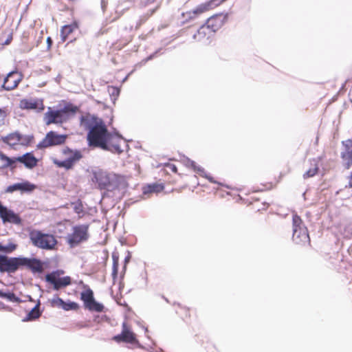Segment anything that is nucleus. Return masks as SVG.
<instances>
[{"label": "nucleus", "mask_w": 352, "mask_h": 352, "mask_svg": "<svg viewBox=\"0 0 352 352\" xmlns=\"http://www.w3.org/2000/svg\"><path fill=\"white\" fill-rule=\"evenodd\" d=\"M87 128L89 129L87 140L89 146L118 154L122 152L120 145L114 142L115 140H120V137L109 133L102 120L95 119L93 122L87 123Z\"/></svg>", "instance_id": "nucleus-1"}, {"label": "nucleus", "mask_w": 352, "mask_h": 352, "mask_svg": "<svg viewBox=\"0 0 352 352\" xmlns=\"http://www.w3.org/2000/svg\"><path fill=\"white\" fill-rule=\"evenodd\" d=\"M221 15H215L208 19L206 25H202L197 34L193 35V38L198 41H204L205 38L208 40L212 32H216L223 23V21L226 20L227 15L223 19Z\"/></svg>", "instance_id": "nucleus-2"}, {"label": "nucleus", "mask_w": 352, "mask_h": 352, "mask_svg": "<svg viewBox=\"0 0 352 352\" xmlns=\"http://www.w3.org/2000/svg\"><path fill=\"white\" fill-rule=\"evenodd\" d=\"M30 239L34 245L45 250H53L57 241L52 234H45L38 230H33L30 234Z\"/></svg>", "instance_id": "nucleus-3"}, {"label": "nucleus", "mask_w": 352, "mask_h": 352, "mask_svg": "<svg viewBox=\"0 0 352 352\" xmlns=\"http://www.w3.org/2000/svg\"><path fill=\"white\" fill-rule=\"evenodd\" d=\"M89 226L86 224L76 226L72 228V232L66 236L67 243L71 248H75L80 243L88 240Z\"/></svg>", "instance_id": "nucleus-4"}, {"label": "nucleus", "mask_w": 352, "mask_h": 352, "mask_svg": "<svg viewBox=\"0 0 352 352\" xmlns=\"http://www.w3.org/2000/svg\"><path fill=\"white\" fill-rule=\"evenodd\" d=\"M92 181L97 183L100 189L113 190L116 187L115 175L103 170L95 171Z\"/></svg>", "instance_id": "nucleus-5"}, {"label": "nucleus", "mask_w": 352, "mask_h": 352, "mask_svg": "<svg viewBox=\"0 0 352 352\" xmlns=\"http://www.w3.org/2000/svg\"><path fill=\"white\" fill-rule=\"evenodd\" d=\"M0 159L2 162H5L3 164L4 166H12L16 162H20L24 164L25 167L28 168H32L37 164V160L30 153H27L22 156L14 159L9 158L3 153H1Z\"/></svg>", "instance_id": "nucleus-6"}, {"label": "nucleus", "mask_w": 352, "mask_h": 352, "mask_svg": "<svg viewBox=\"0 0 352 352\" xmlns=\"http://www.w3.org/2000/svg\"><path fill=\"white\" fill-rule=\"evenodd\" d=\"M63 271L53 272L46 275L45 279L47 282L54 285L55 289H59L61 287H66L71 284V278L65 276L60 278V274H63Z\"/></svg>", "instance_id": "nucleus-7"}, {"label": "nucleus", "mask_w": 352, "mask_h": 352, "mask_svg": "<svg viewBox=\"0 0 352 352\" xmlns=\"http://www.w3.org/2000/svg\"><path fill=\"white\" fill-rule=\"evenodd\" d=\"M122 327L121 333L113 336V340L116 342L136 343L138 342L136 336L131 331V327L126 322H123Z\"/></svg>", "instance_id": "nucleus-8"}, {"label": "nucleus", "mask_w": 352, "mask_h": 352, "mask_svg": "<svg viewBox=\"0 0 352 352\" xmlns=\"http://www.w3.org/2000/svg\"><path fill=\"white\" fill-rule=\"evenodd\" d=\"M67 136L59 135L54 131H50L45 138L38 144L39 148H46L51 146L61 144L65 142Z\"/></svg>", "instance_id": "nucleus-9"}, {"label": "nucleus", "mask_w": 352, "mask_h": 352, "mask_svg": "<svg viewBox=\"0 0 352 352\" xmlns=\"http://www.w3.org/2000/svg\"><path fill=\"white\" fill-rule=\"evenodd\" d=\"M0 217L3 223H11L16 225L21 223V220L18 214L14 211L8 209L7 207L3 206L0 202Z\"/></svg>", "instance_id": "nucleus-10"}, {"label": "nucleus", "mask_w": 352, "mask_h": 352, "mask_svg": "<svg viewBox=\"0 0 352 352\" xmlns=\"http://www.w3.org/2000/svg\"><path fill=\"white\" fill-rule=\"evenodd\" d=\"M65 113L64 110L53 111L51 108H49L48 111L45 113L44 116L45 124L49 125L52 123H62Z\"/></svg>", "instance_id": "nucleus-11"}, {"label": "nucleus", "mask_w": 352, "mask_h": 352, "mask_svg": "<svg viewBox=\"0 0 352 352\" xmlns=\"http://www.w3.org/2000/svg\"><path fill=\"white\" fill-rule=\"evenodd\" d=\"M22 79V75L17 72H10L4 80L2 87L6 90H12L17 87Z\"/></svg>", "instance_id": "nucleus-12"}, {"label": "nucleus", "mask_w": 352, "mask_h": 352, "mask_svg": "<svg viewBox=\"0 0 352 352\" xmlns=\"http://www.w3.org/2000/svg\"><path fill=\"white\" fill-rule=\"evenodd\" d=\"M82 155L79 151L69 152V157L63 161H59L57 160H54V163L57 165L58 167H63L66 169H70L74 164L78 162Z\"/></svg>", "instance_id": "nucleus-13"}, {"label": "nucleus", "mask_w": 352, "mask_h": 352, "mask_svg": "<svg viewBox=\"0 0 352 352\" xmlns=\"http://www.w3.org/2000/svg\"><path fill=\"white\" fill-rule=\"evenodd\" d=\"M19 107L23 109H32L41 111L44 109L43 100L38 98L23 99L20 101Z\"/></svg>", "instance_id": "nucleus-14"}, {"label": "nucleus", "mask_w": 352, "mask_h": 352, "mask_svg": "<svg viewBox=\"0 0 352 352\" xmlns=\"http://www.w3.org/2000/svg\"><path fill=\"white\" fill-rule=\"evenodd\" d=\"M0 264H43L36 258H8L6 256L0 255Z\"/></svg>", "instance_id": "nucleus-15"}, {"label": "nucleus", "mask_w": 352, "mask_h": 352, "mask_svg": "<svg viewBox=\"0 0 352 352\" xmlns=\"http://www.w3.org/2000/svg\"><path fill=\"white\" fill-rule=\"evenodd\" d=\"M293 241L298 245L309 244L310 239L307 228H302L293 230Z\"/></svg>", "instance_id": "nucleus-16"}, {"label": "nucleus", "mask_w": 352, "mask_h": 352, "mask_svg": "<svg viewBox=\"0 0 352 352\" xmlns=\"http://www.w3.org/2000/svg\"><path fill=\"white\" fill-rule=\"evenodd\" d=\"M52 304L54 307L62 308L65 311H76L79 309V305L78 303L71 301L65 302L62 298L59 297H56L53 298L52 300Z\"/></svg>", "instance_id": "nucleus-17"}, {"label": "nucleus", "mask_w": 352, "mask_h": 352, "mask_svg": "<svg viewBox=\"0 0 352 352\" xmlns=\"http://www.w3.org/2000/svg\"><path fill=\"white\" fill-rule=\"evenodd\" d=\"M344 150L342 152V157L349 168L352 164V140L343 142Z\"/></svg>", "instance_id": "nucleus-18"}, {"label": "nucleus", "mask_w": 352, "mask_h": 352, "mask_svg": "<svg viewBox=\"0 0 352 352\" xmlns=\"http://www.w3.org/2000/svg\"><path fill=\"white\" fill-rule=\"evenodd\" d=\"M35 188V185L30 184L28 182H25L23 183H17L12 186H10L8 188L7 191L10 192H14L15 190L32 191Z\"/></svg>", "instance_id": "nucleus-19"}, {"label": "nucleus", "mask_w": 352, "mask_h": 352, "mask_svg": "<svg viewBox=\"0 0 352 352\" xmlns=\"http://www.w3.org/2000/svg\"><path fill=\"white\" fill-rule=\"evenodd\" d=\"M3 140L5 143H7L10 146L16 145L19 142L24 144V142L22 140L21 135L18 133L9 134L8 135L4 137Z\"/></svg>", "instance_id": "nucleus-20"}, {"label": "nucleus", "mask_w": 352, "mask_h": 352, "mask_svg": "<svg viewBox=\"0 0 352 352\" xmlns=\"http://www.w3.org/2000/svg\"><path fill=\"white\" fill-rule=\"evenodd\" d=\"M78 28L76 23L64 25L60 30V38L63 42L65 41L68 36Z\"/></svg>", "instance_id": "nucleus-21"}, {"label": "nucleus", "mask_w": 352, "mask_h": 352, "mask_svg": "<svg viewBox=\"0 0 352 352\" xmlns=\"http://www.w3.org/2000/svg\"><path fill=\"white\" fill-rule=\"evenodd\" d=\"M120 256L123 258L124 264H127L131 258V254L129 252H123L121 254L118 252H114L112 254L113 264H118Z\"/></svg>", "instance_id": "nucleus-22"}, {"label": "nucleus", "mask_w": 352, "mask_h": 352, "mask_svg": "<svg viewBox=\"0 0 352 352\" xmlns=\"http://www.w3.org/2000/svg\"><path fill=\"white\" fill-rule=\"evenodd\" d=\"M126 270V265H113L112 267V277L113 280L116 281L118 278L120 279L124 277Z\"/></svg>", "instance_id": "nucleus-23"}, {"label": "nucleus", "mask_w": 352, "mask_h": 352, "mask_svg": "<svg viewBox=\"0 0 352 352\" xmlns=\"http://www.w3.org/2000/svg\"><path fill=\"white\" fill-rule=\"evenodd\" d=\"M84 306L85 309L91 311L102 312L104 309L103 305L96 302L94 298L86 303Z\"/></svg>", "instance_id": "nucleus-24"}, {"label": "nucleus", "mask_w": 352, "mask_h": 352, "mask_svg": "<svg viewBox=\"0 0 352 352\" xmlns=\"http://www.w3.org/2000/svg\"><path fill=\"white\" fill-rule=\"evenodd\" d=\"M39 307L40 301H38L35 307L33 309H32V310L27 315L26 320H33L38 318L41 316V313L39 310Z\"/></svg>", "instance_id": "nucleus-25"}, {"label": "nucleus", "mask_w": 352, "mask_h": 352, "mask_svg": "<svg viewBox=\"0 0 352 352\" xmlns=\"http://www.w3.org/2000/svg\"><path fill=\"white\" fill-rule=\"evenodd\" d=\"M94 293L91 289H88L80 294V299L83 301L84 305L94 299Z\"/></svg>", "instance_id": "nucleus-26"}, {"label": "nucleus", "mask_w": 352, "mask_h": 352, "mask_svg": "<svg viewBox=\"0 0 352 352\" xmlns=\"http://www.w3.org/2000/svg\"><path fill=\"white\" fill-rule=\"evenodd\" d=\"M164 186L162 184H153L148 185L146 188L144 189V192H157L162 190Z\"/></svg>", "instance_id": "nucleus-27"}, {"label": "nucleus", "mask_w": 352, "mask_h": 352, "mask_svg": "<svg viewBox=\"0 0 352 352\" xmlns=\"http://www.w3.org/2000/svg\"><path fill=\"white\" fill-rule=\"evenodd\" d=\"M0 297L6 298L12 302H19L21 301L19 298L17 296H16V295L14 293L12 292L6 293L0 290Z\"/></svg>", "instance_id": "nucleus-28"}, {"label": "nucleus", "mask_w": 352, "mask_h": 352, "mask_svg": "<svg viewBox=\"0 0 352 352\" xmlns=\"http://www.w3.org/2000/svg\"><path fill=\"white\" fill-rule=\"evenodd\" d=\"M302 228H306L302 219L297 214L293 215V230Z\"/></svg>", "instance_id": "nucleus-29"}, {"label": "nucleus", "mask_w": 352, "mask_h": 352, "mask_svg": "<svg viewBox=\"0 0 352 352\" xmlns=\"http://www.w3.org/2000/svg\"><path fill=\"white\" fill-rule=\"evenodd\" d=\"M314 167L309 168L307 171H306L304 173L303 177L305 179V178H308V177H311L314 176L317 173L318 170V166L316 164V160H314Z\"/></svg>", "instance_id": "nucleus-30"}, {"label": "nucleus", "mask_w": 352, "mask_h": 352, "mask_svg": "<svg viewBox=\"0 0 352 352\" xmlns=\"http://www.w3.org/2000/svg\"><path fill=\"white\" fill-rule=\"evenodd\" d=\"M19 265H0V272H14Z\"/></svg>", "instance_id": "nucleus-31"}, {"label": "nucleus", "mask_w": 352, "mask_h": 352, "mask_svg": "<svg viewBox=\"0 0 352 352\" xmlns=\"http://www.w3.org/2000/svg\"><path fill=\"white\" fill-rule=\"evenodd\" d=\"M187 166H191L194 168L195 170L197 171L198 173H204V169L199 166L197 167L196 165H195V162L189 160V159H187Z\"/></svg>", "instance_id": "nucleus-32"}, {"label": "nucleus", "mask_w": 352, "mask_h": 352, "mask_svg": "<svg viewBox=\"0 0 352 352\" xmlns=\"http://www.w3.org/2000/svg\"><path fill=\"white\" fill-rule=\"evenodd\" d=\"M34 272L41 273L43 271V265H26Z\"/></svg>", "instance_id": "nucleus-33"}, {"label": "nucleus", "mask_w": 352, "mask_h": 352, "mask_svg": "<svg viewBox=\"0 0 352 352\" xmlns=\"http://www.w3.org/2000/svg\"><path fill=\"white\" fill-rule=\"evenodd\" d=\"M6 116V112L0 109V126L4 124Z\"/></svg>", "instance_id": "nucleus-34"}, {"label": "nucleus", "mask_w": 352, "mask_h": 352, "mask_svg": "<svg viewBox=\"0 0 352 352\" xmlns=\"http://www.w3.org/2000/svg\"><path fill=\"white\" fill-rule=\"evenodd\" d=\"M348 186H349V188H352V172H351V175L349 176V184H348Z\"/></svg>", "instance_id": "nucleus-35"}, {"label": "nucleus", "mask_w": 352, "mask_h": 352, "mask_svg": "<svg viewBox=\"0 0 352 352\" xmlns=\"http://www.w3.org/2000/svg\"><path fill=\"white\" fill-rule=\"evenodd\" d=\"M47 44H48V47H50L51 46L52 43V41L50 37H48L47 38Z\"/></svg>", "instance_id": "nucleus-36"}, {"label": "nucleus", "mask_w": 352, "mask_h": 352, "mask_svg": "<svg viewBox=\"0 0 352 352\" xmlns=\"http://www.w3.org/2000/svg\"><path fill=\"white\" fill-rule=\"evenodd\" d=\"M206 177L208 178L210 182L215 183V182L213 180V179L211 177H208V176L206 175Z\"/></svg>", "instance_id": "nucleus-37"}, {"label": "nucleus", "mask_w": 352, "mask_h": 352, "mask_svg": "<svg viewBox=\"0 0 352 352\" xmlns=\"http://www.w3.org/2000/svg\"><path fill=\"white\" fill-rule=\"evenodd\" d=\"M6 249H7L6 248H4V247H3L2 245H0V250H5Z\"/></svg>", "instance_id": "nucleus-38"}, {"label": "nucleus", "mask_w": 352, "mask_h": 352, "mask_svg": "<svg viewBox=\"0 0 352 352\" xmlns=\"http://www.w3.org/2000/svg\"><path fill=\"white\" fill-rule=\"evenodd\" d=\"M351 100L352 101V93L351 94Z\"/></svg>", "instance_id": "nucleus-39"}]
</instances>
